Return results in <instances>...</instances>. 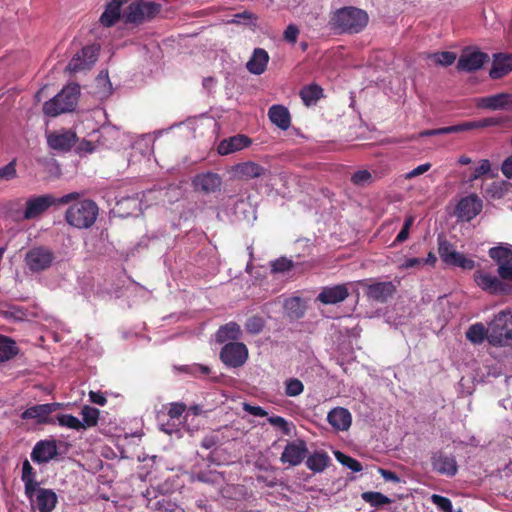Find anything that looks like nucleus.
Wrapping results in <instances>:
<instances>
[{"label": "nucleus", "instance_id": "obj_20", "mask_svg": "<svg viewBox=\"0 0 512 512\" xmlns=\"http://www.w3.org/2000/svg\"><path fill=\"white\" fill-rule=\"evenodd\" d=\"M431 463L433 469L442 475L451 477L458 471L455 458L442 452L434 453L431 457Z\"/></svg>", "mask_w": 512, "mask_h": 512}, {"label": "nucleus", "instance_id": "obj_47", "mask_svg": "<svg viewBox=\"0 0 512 512\" xmlns=\"http://www.w3.org/2000/svg\"><path fill=\"white\" fill-rule=\"evenodd\" d=\"M264 328V320L259 316L249 318L245 323V329L251 334H258Z\"/></svg>", "mask_w": 512, "mask_h": 512}, {"label": "nucleus", "instance_id": "obj_34", "mask_svg": "<svg viewBox=\"0 0 512 512\" xmlns=\"http://www.w3.org/2000/svg\"><path fill=\"white\" fill-rule=\"evenodd\" d=\"M17 353L16 343L10 338L0 335V364L12 359Z\"/></svg>", "mask_w": 512, "mask_h": 512}, {"label": "nucleus", "instance_id": "obj_60", "mask_svg": "<svg viewBox=\"0 0 512 512\" xmlns=\"http://www.w3.org/2000/svg\"><path fill=\"white\" fill-rule=\"evenodd\" d=\"M243 410L256 417H264L267 412L260 406H254L249 403H243Z\"/></svg>", "mask_w": 512, "mask_h": 512}, {"label": "nucleus", "instance_id": "obj_64", "mask_svg": "<svg viewBox=\"0 0 512 512\" xmlns=\"http://www.w3.org/2000/svg\"><path fill=\"white\" fill-rule=\"evenodd\" d=\"M498 274L504 280H512V264L498 267Z\"/></svg>", "mask_w": 512, "mask_h": 512}, {"label": "nucleus", "instance_id": "obj_24", "mask_svg": "<svg viewBox=\"0 0 512 512\" xmlns=\"http://www.w3.org/2000/svg\"><path fill=\"white\" fill-rule=\"evenodd\" d=\"M251 144V139L245 135H236L222 140L217 147L220 155H228L240 151Z\"/></svg>", "mask_w": 512, "mask_h": 512}, {"label": "nucleus", "instance_id": "obj_17", "mask_svg": "<svg viewBox=\"0 0 512 512\" xmlns=\"http://www.w3.org/2000/svg\"><path fill=\"white\" fill-rule=\"evenodd\" d=\"M349 296L346 284L324 287L317 296V300L325 305H333L344 301Z\"/></svg>", "mask_w": 512, "mask_h": 512}, {"label": "nucleus", "instance_id": "obj_4", "mask_svg": "<svg viewBox=\"0 0 512 512\" xmlns=\"http://www.w3.org/2000/svg\"><path fill=\"white\" fill-rule=\"evenodd\" d=\"M98 216V206L91 200H83L70 206L65 219L69 225L85 229L91 227Z\"/></svg>", "mask_w": 512, "mask_h": 512}, {"label": "nucleus", "instance_id": "obj_61", "mask_svg": "<svg viewBox=\"0 0 512 512\" xmlns=\"http://www.w3.org/2000/svg\"><path fill=\"white\" fill-rule=\"evenodd\" d=\"M430 168H431L430 163L421 164V165L417 166L416 168H414L413 170H411L410 172H408L405 175V179H411V178L417 177L419 175H422L425 172H427Z\"/></svg>", "mask_w": 512, "mask_h": 512}, {"label": "nucleus", "instance_id": "obj_44", "mask_svg": "<svg viewBox=\"0 0 512 512\" xmlns=\"http://www.w3.org/2000/svg\"><path fill=\"white\" fill-rule=\"evenodd\" d=\"M373 181H374V177H373L372 173L369 172L368 170L356 171L351 176V182L357 186H362V187L367 186V185L371 184Z\"/></svg>", "mask_w": 512, "mask_h": 512}, {"label": "nucleus", "instance_id": "obj_63", "mask_svg": "<svg viewBox=\"0 0 512 512\" xmlns=\"http://www.w3.org/2000/svg\"><path fill=\"white\" fill-rule=\"evenodd\" d=\"M501 171L505 177L512 179V155L503 161Z\"/></svg>", "mask_w": 512, "mask_h": 512}, {"label": "nucleus", "instance_id": "obj_19", "mask_svg": "<svg viewBox=\"0 0 512 512\" xmlns=\"http://www.w3.org/2000/svg\"><path fill=\"white\" fill-rule=\"evenodd\" d=\"M58 403H46L38 404L27 408L21 414V418L24 420L34 419L37 423L48 422L49 416L58 409Z\"/></svg>", "mask_w": 512, "mask_h": 512}, {"label": "nucleus", "instance_id": "obj_1", "mask_svg": "<svg viewBox=\"0 0 512 512\" xmlns=\"http://www.w3.org/2000/svg\"><path fill=\"white\" fill-rule=\"evenodd\" d=\"M368 14L356 7H343L336 10L330 18L331 29L339 33L356 34L368 24Z\"/></svg>", "mask_w": 512, "mask_h": 512}, {"label": "nucleus", "instance_id": "obj_27", "mask_svg": "<svg viewBox=\"0 0 512 512\" xmlns=\"http://www.w3.org/2000/svg\"><path fill=\"white\" fill-rule=\"evenodd\" d=\"M268 62V52L262 48H255L251 58L246 63V68L254 75H261L265 72Z\"/></svg>", "mask_w": 512, "mask_h": 512}, {"label": "nucleus", "instance_id": "obj_57", "mask_svg": "<svg viewBox=\"0 0 512 512\" xmlns=\"http://www.w3.org/2000/svg\"><path fill=\"white\" fill-rule=\"evenodd\" d=\"M268 422L275 426V427H278L280 428L283 433L285 434H289L290 433V428H289V424L288 422L281 416H271L268 418Z\"/></svg>", "mask_w": 512, "mask_h": 512}, {"label": "nucleus", "instance_id": "obj_16", "mask_svg": "<svg viewBox=\"0 0 512 512\" xmlns=\"http://www.w3.org/2000/svg\"><path fill=\"white\" fill-rule=\"evenodd\" d=\"M488 60V55L480 51H464L457 62V69L464 72H473L482 68Z\"/></svg>", "mask_w": 512, "mask_h": 512}, {"label": "nucleus", "instance_id": "obj_51", "mask_svg": "<svg viewBox=\"0 0 512 512\" xmlns=\"http://www.w3.org/2000/svg\"><path fill=\"white\" fill-rule=\"evenodd\" d=\"M490 170H491V164H490L489 160L483 159L480 161L479 166L474 169L473 173L469 177V180L474 181V180L480 178L481 176L487 174Z\"/></svg>", "mask_w": 512, "mask_h": 512}, {"label": "nucleus", "instance_id": "obj_45", "mask_svg": "<svg viewBox=\"0 0 512 512\" xmlns=\"http://www.w3.org/2000/svg\"><path fill=\"white\" fill-rule=\"evenodd\" d=\"M436 64L449 66L456 60V54L449 51L433 53L429 56Z\"/></svg>", "mask_w": 512, "mask_h": 512}, {"label": "nucleus", "instance_id": "obj_40", "mask_svg": "<svg viewBox=\"0 0 512 512\" xmlns=\"http://www.w3.org/2000/svg\"><path fill=\"white\" fill-rule=\"evenodd\" d=\"M81 415L83 419L81 422L85 424V428L97 425L99 419L98 409L86 405L82 408Z\"/></svg>", "mask_w": 512, "mask_h": 512}, {"label": "nucleus", "instance_id": "obj_50", "mask_svg": "<svg viewBox=\"0 0 512 512\" xmlns=\"http://www.w3.org/2000/svg\"><path fill=\"white\" fill-rule=\"evenodd\" d=\"M272 271L273 272H286L290 270L293 267V262L285 257H281L279 259H276L271 264Z\"/></svg>", "mask_w": 512, "mask_h": 512}, {"label": "nucleus", "instance_id": "obj_46", "mask_svg": "<svg viewBox=\"0 0 512 512\" xmlns=\"http://www.w3.org/2000/svg\"><path fill=\"white\" fill-rule=\"evenodd\" d=\"M257 20H258V17L255 14H253L249 11H244V12L235 14L234 18L231 20V22L236 23V24L243 23L245 25L255 27L257 25Z\"/></svg>", "mask_w": 512, "mask_h": 512}, {"label": "nucleus", "instance_id": "obj_31", "mask_svg": "<svg viewBox=\"0 0 512 512\" xmlns=\"http://www.w3.org/2000/svg\"><path fill=\"white\" fill-rule=\"evenodd\" d=\"M330 463V457L326 452L316 451L306 460V466L314 473L323 472Z\"/></svg>", "mask_w": 512, "mask_h": 512}, {"label": "nucleus", "instance_id": "obj_35", "mask_svg": "<svg viewBox=\"0 0 512 512\" xmlns=\"http://www.w3.org/2000/svg\"><path fill=\"white\" fill-rule=\"evenodd\" d=\"M21 480L24 483L25 493L39 486L36 473L28 460H25L22 464Z\"/></svg>", "mask_w": 512, "mask_h": 512}, {"label": "nucleus", "instance_id": "obj_12", "mask_svg": "<svg viewBox=\"0 0 512 512\" xmlns=\"http://www.w3.org/2000/svg\"><path fill=\"white\" fill-rule=\"evenodd\" d=\"M482 208L481 198L476 194H470L459 201L456 215L462 221H470L482 211Z\"/></svg>", "mask_w": 512, "mask_h": 512}, {"label": "nucleus", "instance_id": "obj_11", "mask_svg": "<svg viewBox=\"0 0 512 512\" xmlns=\"http://www.w3.org/2000/svg\"><path fill=\"white\" fill-rule=\"evenodd\" d=\"M365 294L369 300L385 303L397 291V286L392 281L364 282Z\"/></svg>", "mask_w": 512, "mask_h": 512}, {"label": "nucleus", "instance_id": "obj_54", "mask_svg": "<svg viewBox=\"0 0 512 512\" xmlns=\"http://www.w3.org/2000/svg\"><path fill=\"white\" fill-rule=\"evenodd\" d=\"M414 222V218L412 216H409L406 218L404 225L401 229V231L398 233L394 243L396 242H403L405 241L409 236V230Z\"/></svg>", "mask_w": 512, "mask_h": 512}, {"label": "nucleus", "instance_id": "obj_23", "mask_svg": "<svg viewBox=\"0 0 512 512\" xmlns=\"http://www.w3.org/2000/svg\"><path fill=\"white\" fill-rule=\"evenodd\" d=\"M193 185L196 190H200L205 193H213L220 189L222 179L216 173H202L194 178Z\"/></svg>", "mask_w": 512, "mask_h": 512}, {"label": "nucleus", "instance_id": "obj_56", "mask_svg": "<svg viewBox=\"0 0 512 512\" xmlns=\"http://www.w3.org/2000/svg\"><path fill=\"white\" fill-rule=\"evenodd\" d=\"M16 177V168H15V162L12 161L5 165L4 167L0 168V179L2 180H11Z\"/></svg>", "mask_w": 512, "mask_h": 512}, {"label": "nucleus", "instance_id": "obj_25", "mask_svg": "<svg viewBox=\"0 0 512 512\" xmlns=\"http://www.w3.org/2000/svg\"><path fill=\"white\" fill-rule=\"evenodd\" d=\"M327 420L335 429L346 431L351 426L352 416L348 409L336 407L328 413Z\"/></svg>", "mask_w": 512, "mask_h": 512}, {"label": "nucleus", "instance_id": "obj_49", "mask_svg": "<svg viewBox=\"0 0 512 512\" xmlns=\"http://www.w3.org/2000/svg\"><path fill=\"white\" fill-rule=\"evenodd\" d=\"M221 475L218 472H200L193 476V480H197L204 483H217L221 480Z\"/></svg>", "mask_w": 512, "mask_h": 512}, {"label": "nucleus", "instance_id": "obj_15", "mask_svg": "<svg viewBox=\"0 0 512 512\" xmlns=\"http://www.w3.org/2000/svg\"><path fill=\"white\" fill-rule=\"evenodd\" d=\"M233 176L240 180H250L269 174V170L253 161L242 162L232 167Z\"/></svg>", "mask_w": 512, "mask_h": 512}, {"label": "nucleus", "instance_id": "obj_32", "mask_svg": "<svg viewBox=\"0 0 512 512\" xmlns=\"http://www.w3.org/2000/svg\"><path fill=\"white\" fill-rule=\"evenodd\" d=\"M322 92L319 85L310 84L300 90V97L306 106H312L322 97Z\"/></svg>", "mask_w": 512, "mask_h": 512}, {"label": "nucleus", "instance_id": "obj_58", "mask_svg": "<svg viewBox=\"0 0 512 512\" xmlns=\"http://www.w3.org/2000/svg\"><path fill=\"white\" fill-rule=\"evenodd\" d=\"M299 34V29L294 24H290L284 31V39L292 44H295Z\"/></svg>", "mask_w": 512, "mask_h": 512}, {"label": "nucleus", "instance_id": "obj_13", "mask_svg": "<svg viewBox=\"0 0 512 512\" xmlns=\"http://www.w3.org/2000/svg\"><path fill=\"white\" fill-rule=\"evenodd\" d=\"M308 453V448L303 440H295L289 442L280 457V461L283 464H289L290 466H298L302 463Z\"/></svg>", "mask_w": 512, "mask_h": 512}, {"label": "nucleus", "instance_id": "obj_6", "mask_svg": "<svg viewBox=\"0 0 512 512\" xmlns=\"http://www.w3.org/2000/svg\"><path fill=\"white\" fill-rule=\"evenodd\" d=\"M25 495L34 512H52L58 503L56 493L52 489L42 488L40 485L26 492Z\"/></svg>", "mask_w": 512, "mask_h": 512}, {"label": "nucleus", "instance_id": "obj_38", "mask_svg": "<svg viewBox=\"0 0 512 512\" xmlns=\"http://www.w3.org/2000/svg\"><path fill=\"white\" fill-rule=\"evenodd\" d=\"M444 262L447 265L461 267L468 270H471L475 267V262L472 259L465 257V255L457 251L450 255V258Z\"/></svg>", "mask_w": 512, "mask_h": 512}, {"label": "nucleus", "instance_id": "obj_21", "mask_svg": "<svg viewBox=\"0 0 512 512\" xmlns=\"http://www.w3.org/2000/svg\"><path fill=\"white\" fill-rule=\"evenodd\" d=\"M58 449L53 440L39 441L33 448L31 458L37 463H46L56 457Z\"/></svg>", "mask_w": 512, "mask_h": 512}, {"label": "nucleus", "instance_id": "obj_26", "mask_svg": "<svg viewBox=\"0 0 512 512\" xmlns=\"http://www.w3.org/2000/svg\"><path fill=\"white\" fill-rule=\"evenodd\" d=\"M127 1L128 0H110L101 14L99 22L104 27H111L116 24L121 16V7L123 4L127 3Z\"/></svg>", "mask_w": 512, "mask_h": 512}, {"label": "nucleus", "instance_id": "obj_7", "mask_svg": "<svg viewBox=\"0 0 512 512\" xmlns=\"http://www.w3.org/2000/svg\"><path fill=\"white\" fill-rule=\"evenodd\" d=\"M158 11L159 5L154 2L138 0L127 7L123 18L126 23H142L153 18Z\"/></svg>", "mask_w": 512, "mask_h": 512}, {"label": "nucleus", "instance_id": "obj_41", "mask_svg": "<svg viewBox=\"0 0 512 512\" xmlns=\"http://www.w3.org/2000/svg\"><path fill=\"white\" fill-rule=\"evenodd\" d=\"M285 394L289 397H296L303 393L304 385L297 378H289L285 381Z\"/></svg>", "mask_w": 512, "mask_h": 512}, {"label": "nucleus", "instance_id": "obj_59", "mask_svg": "<svg viewBox=\"0 0 512 512\" xmlns=\"http://www.w3.org/2000/svg\"><path fill=\"white\" fill-rule=\"evenodd\" d=\"M469 124L474 125V128H480V127H488V126H497L502 123L501 118L491 117V118H485L478 122H468Z\"/></svg>", "mask_w": 512, "mask_h": 512}, {"label": "nucleus", "instance_id": "obj_3", "mask_svg": "<svg viewBox=\"0 0 512 512\" xmlns=\"http://www.w3.org/2000/svg\"><path fill=\"white\" fill-rule=\"evenodd\" d=\"M80 87L77 84L65 86L56 96L43 105V112L50 117L72 111L79 98Z\"/></svg>", "mask_w": 512, "mask_h": 512}, {"label": "nucleus", "instance_id": "obj_33", "mask_svg": "<svg viewBox=\"0 0 512 512\" xmlns=\"http://www.w3.org/2000/svg\"><path fill=\"white\" fill-rule=\"evenodd\" d=\"M489 256L496 261L498 267L512 264V250L509 247H493L489 250Z\"/></svg>", "mask_w": 512, "mask_h": 512}, {"label": "nucleus", "instance_id": "obj_43", "mask_svg": "<svg viewBox=\"0 0 512 512\" xmlns=\"http://www.w3.org/2000/svg\"><path fill=\"white\" fill-rule=\"evenodd\" d=\"M58 423L61 426L68 427L75 430L85 429V424L75 416L69 414L59 415L57 417Z\"/></svg>", "mask_w": 512, "mask_h": 512}, {"label": "nucleus", "instance_id": "obj_55", "mask_svg": "<svg viewBox=\"0 0 512 512\" xmlns=\"http://www.w3.org/2000/svg\"><path fill=\"white\" fill-rule=\"evenodd\" d=\"M186 410V405L182 402L170 403L168 409V415L172 419L179 418Z\"/></svg>", "mask_w": 512, "mask_h": 512}, {"label": "nucleus", "instance_id": "obj_29", "mask_svg": "<svg viewBox=\"0 0 512 512\" xmlns=\"http://www.w3.org/2000/svg\"><path fill=\"white\" fill-rule=\"evenodd\" d=\"M512 71V55L496 54L489 75L493 79H499Z\"/></svg>", "mask_w": 512, "mask_h": 512}, {"label": "nucleus", "instance_id": "obj_14", "mask_svg": "<svg viewBox=\"0 0 512 512\" xmlns=\"http://www.w3.org/2000/svg\"><path fill=\"white\" fill-rule=\"evenodd\" d=\"M476 106L487 110H512V94L498 93L476 100Z\"/></svg>", "mask_w": 512, "mask_h": 512}, {"label": "nucleus", "instance_id": "obj_28", "mask_svg": "<svg viewBox=\"0 0 512 512\" xmlns=\"http://www.w3.org/2000/svg\"><path fill=\"white\" fill-rule=\"evenodd\" d=\"M268 117L281 130H287L291 125L290 112L283 105H272L268 110Z\"/></svg>", "mask_w": 512, "mask_h": 512}, {"label": "nucleus", "instance_id": "obj_2", "mask_svg": "<svg viewBox=\"0 0 512 512\" xmlns=\"http://www.w3.org/2000/svg\"><path fill=\"white\" fill-rule=\"evenodd\" d=\"M79 193L72 192L62 197H54L52 194L32 196L26 201V208L23 213V219L31 220L40 217L51 206H60L70 203L79 198Z\"/></svg>", "mask_w": 512, "mask_h": 512}, {"label": "nucleus", "instance_id": "obj_48", "mask_svg": "<svg viewBox=\"0 0 512 512\" xmlns=\"http://www.w3.org/2000/svg\"><path fill=\"white\" fill-rule=\"evenodd\" d=\"M431 502L444 512H453L452 502L447 497L433 494L431 496Z\"/></svg>", "mask_w": 512, "mask_h": 512}, {"label": "nucleus", "instance_id": "obj_30", "mask_svg": "<svg viewBox=\"0 0 512 512\" xmlns=\"http://www.w3.org/2000/svg\"><path fill=\"white\" fill-rule=\"evenodd\" d=\"M241 334L240 326L236 322H229L218 329L215 338L218 343H224L229 340H238Z\"/></svg>", "mask_w": 512, "mask_h": 512}, {"label": "nucleus", "instance_id": "obj_5", "mask_svg": "<svg viewBox=\"0 0 512 512\" xmlns=\"http://www.w3.org/2000/svg\"><path fill=\"white\" fill-rule=\"evenodd\" d=\"M488 341L494 346L508 345L512 340V323H508V313L499 312L488 326Z\"/></svg>", "mask_w": 512, "mask_h": 512}, {"label": "nucleus", "instance_id": "obj_36", "mask_svg": "<svg viewBox=\"0 0 512 512\" xmlns=\"http://www.w3.org/2000/svg\"><path fill=\"white\" fill-rule=\"evenodd\" d=\"M488 328L482 323L471 325L466 331V338L473 344H481L485 339L488 340Z\"/></svg>", "mask_w": 512, "mask_h": 512}, {"label": "nucleus", "instance_id": "obj_37", "mask_svg": "<svg viewBox=\"0 0 512 512\" xmlns=\"http://www.w3.org/2000/svg\"><path fill=\"white\" fill-rule=\"evenodd\" d=\"M285 311L293 319L301 318L305 313V306L299 297H291L284 303Z\"/></svg>", "mask_w": 512, "mask_h": 512}, {"label": "nucleus", "instance_id": "obj_62", "mask_svg": "<svg viewBox=\"0 0 512 512\" xmlns=\"http://www.w3.org/2000/svg\"><path fill=\"white\" fill-rule=\"evenodd\" d=\"M378 472L383 477V479L385 481H390V482H394V483L400 482V478L398 477V475H396V473H394L390 470L379 468Z\"/></svg>", "mask_w": 512, "mask_h": 512}, {"label": "nucleus", "instance_id": "obj_10", "mask_svg": "<svg viewBox=\"0 0 512 512\" xmlns=\"http://www.w3.org/2000/svg\"><path fill=\"white\" fill-rule=\"evenodd\" d=\"M248 358V349L245 344L240 342H230L226 344L221 352L220 359L229 367H240Z\"/></svg>", "mask_w": 512, "mask_h": 512}, {"label": "nucleus", "instance_id": "obj_42", "mask_svg": "<svg viewBox=\"0 0 512 512\" xmlns=\"http://www.w3.org/2000/svg\"><path fill=\"white\" fill-rule=\"evenodd\" d=\"M335 458L337 459L338 462H340L342 465L349 468L353 472H360L362 470V465L358 460L348 455H345L340 451L335 452Z\"/></svg>", "mask_w": 512, "mask_h": 512}, {"label": "nucleus", "instance_id": "obj_8", "mask_svg": "<svg viewBox=\"0 0 512 512\" xmlns=\"http://www.w3.org/2000/svg\"><path fill=\"white\" fill-rule=\"evenodd\" d=\"M54 259V253L49 248L37 246L26 253L24 261L30 271L41 272L48 269Z\"/></svg>", "mask_w": 512, "mask_h": 512}, {"label": "nucleus", "instance_id": "obj_18", "mask_svg": "<svg viewBox=\"0 0 512 512\" xmlns=\"http://www.w3.org/2000/svg\"><path fill=\"white\" fill-rule=\"evenodd\" d=\"M474 280L476 284L484 291L491 294H498L505 292V284H503L496 276L478 270L474 273Z\"/></svg>", "mask_w": 512, "mask_h": 512}, {"label": "nucleus", "instance_id": "obj_39", "mask_svg": "<svg viewBox=\"0 0 512 512\" xmlns=\"http://www.w3.org/2000/svg\"><path fill=\"white\" fill-rule=\"evenodd\" d=\"M361 498L373 507H379L391 503V499L380 492L367 491L361 494Z\"/></svg>", "mask_w": 512, "mask_h": 512}, {"label": "nucleus", "instance_id": "obj_9", "mask_svg": "<svg viewBox=\"0 0 512 512\" xmlns=\"http://www.w3.org/2000/svg\"><path fill=\"white\" fill-rule=\"evenodd\" d=\"M100 47L88 45L78 51L70 60L67 70L72 73L86 71L92 68L98 58Z\"/></svg>", "mask_w": 512, "mask_h": 512}, {"label": "nucleus", "instance_id": "obj_52", "mask_svg": "<svg viewBox=\"0 0 512 512\" xmlns=\"http://www.w3.org/2000/svg\"><path fill=\"white\" fill-rule=\"evenodd\" d=\"M438 252H439L440 258L444 262V261L448 260V258H450V255H452L454 252H456V250L454 249L453 245L450 244L448 241L439 239Z\"/></svg>", "mask_w": 512, "mask_h": 512}, {"label": "nucleus", "instance_id": "obj_22", "mask_svg": "<svg viewBox=\"0 0 512 512\" xmlns=\"http://www.w3.org/2000/svg\"><path fill=\"white\" fill-rule=\"evenodd\" d=\"M76 134L71 130H64L58 133H52L48 136L49 147L54 150L68 151L76 143Z\"/></svg>", "mask_w": 512, "mask_h": 512}, {"label": "nucleus", "instance_id": "obj_53", "mask_svg": "<svg viewBox=\"0 0 512 512\" xmlns=\"http://www.w3.org/2000/svg\"><path fill=\"white\" fill-rule=\"evenodd\" d=\"M473 126L474 125L469 124L468 122H466V123H463V124L443 127V128H440V135L463 132V131H466V130L473 129Z\"/></svg>", "mask_w": 512, "mask_h": 512}]
</instances>
